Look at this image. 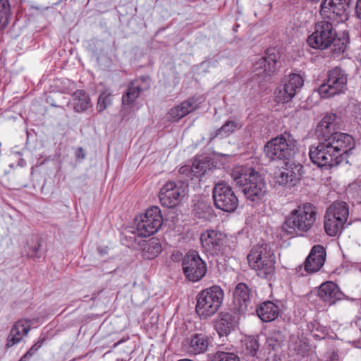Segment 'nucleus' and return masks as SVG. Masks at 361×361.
<instances>
[{
	"mask_svg": "<svg viewBox=\"0 0 361 361\" xmlns=\"http://www.w3.org/2000/svg\"><path fill=\"white\" fill-rule=\"evenodd\" d=\"M355 147L353 137L343 133H336L316 147H311L309 155L313 164L319 167L334 166L347 159L348 153Z\"/></svg>",
	"mask_w": 361,
	"mask_h": 361,
	"instance_id": "nucleus-1",
	"label": "nucleus"
},
{
	"mask_svg": "<svg viewBox=\"0 0 361 361\" xmlns=\"http://www.w3.org/2000/svg\"><path fill=\"white\" fill-rule=\"evenodd\" d=\"M307 43L311 47L321 50L334 45L336 53L344 52L346 49L345 43L337 38V32L333 24L326 20L315 24L314 32L307 38Z\"/></svg>",
	"mask_w": 361,
	"mask_h": 361,
	"instance_id": "nucleus-2",
	"label": "nucleus"
},
{
	"mask_svg": "<svg viewBox=\"0 0 361 361\" xmlns=\"http://www.w3.org/2000/svg\"><path fill=\"white\" fill-rule=\"evenodd\" d=\"M247 258L250 267L259 277L271 279L274 276L276 255L269 245L262 244L253 247Z\"/></svg>",
	"mask_w": 361,
	"mask_h": 361,
	"instance_id": "nucleus-3",
	"label": "nucleus"
},
{
	"mask_svg": "<svg viewBox=\"0 0 361 361\" xmlns=\"http://www.w3.org/2000/svg\"><path fill=\"white\" fill-rule=\"evenodd\" d=\"M317 212L311 204H304L292 210L286 216L282 229L290 235H299L309 231L316 220Z\"/></svg>",
	"mask_w": 361,
	"mask_h": 361,
	"instance_id": "nucleus-4",
	"label": "nucleus"
},
{
	"mask_svg": "<svg viewBox=\"0 0 361 361\" xmlns=\"http://www.w3.org/2000/svg\"><path fill=\"white\" fill-rule=\"evenodd\" d=\"M296 149V140L287 132L271 139L264 147L266 157L271 161L289 160L294 157Z\"/></svg>",
	"mask_w": 361,
	"mask_h": 361,
	"instance_id": "nucleus-5",
	"label": "nucleus"
},
{
	"mask_svg": "<svg viewBox=\"0 0 361 361\" xmlns=\"http://www.w3.org/2000/svg\"><path fill=\"white\" fill-rule=\"evenodd\" d=\"M224 293L218 286L202 290L197 295L196 312L202 319L213 316L219 309Z\"/></svg>",
	"mask_w": 361,
	"mask_h": 361,
	"instance_id": "nucleus-6",
	"label": "nucleus"
},
{
	"mask_svg": "<svg viewBox=\"0 0 361 361\" xmlns=\"http://www.w3.org/2000/svg\"><path fill=\"white\" fill-rule=\"evenodd\" d=\"M348 75L345 72L336 67L329 71L326 82L319 87V93L323 98H328L340 94L346 88Z\"/></svg>",
	"mask_w": 361,
	"mask_h": 361,
	"instance_id": "nucleus-7",
	"label": "nucleus"
},
{
	"mask_svg": "<svg viewBox=\"0 0 361 361\" xmlns=\"http://www.w3.org/2000/svg\"><path fill=\"white\" fill-rule=\"evenodd\" d=\"M213 199L216 208L226 212H234L238 200L232 188L224 182H219L213 189Z\"/></svg>",
	"mask_w": 361,
	"mask_h": 361,
	"instance_id": "nucleus-8",
	"label": "nucleus"
},
{
	"mask_svg": "<svg viewBox=\"0 0 361 361\" xmlns=\"http://www.w3.org/2000/svg\"><path fill=\"white\" fill-rule=\"evenodd\" d=\"M162 224L163 217L159 207H152L140 216V220L137 224V233L140 236H150L159 231Z\"/></svg>",
	"mask_w": 361,
	"mask_h": 361,
	"instance_id": "nucleus-9",
	"label": "nucleus"
},
{
	"mask_svg": "<svg viewBox=\"0 0 361 361\" xmlns=\"http://www.w3.org/2000/svg\"><path fill=\"white\" fill-rule=\"evenodd\" d=\"M186 187L183 183L168 181L159 191V201L162 206L173 208L178 205L186 194Z\"/></svg>",
	"mask_w": 361,
	"mask_h": 361,
	"instance_id": "nucleus-10",
	"label": "nucleus"
},
{
	"mask_svg": "<svg viewBox=\"0 0 361 361\" xmlns=\"http://www.w3.org/2000/svg\"><path fill=\"white\" fill-rule=\"evenodd\" d=\"M182 266L186 278L191 281H198L207 272L205 262L196 252L187 255L183 259Z\"/></svg>",
	"mask_w": 361,
	"mask_h": 361,
	"instance_id": "nucleus-11",
	"label": "nucleus"
},
{
	"mask_svg": "<svg viewBox=\"0 0 361 361\" xmlns=\"http://www.w3.org/2000/svg\"><path fill=\"white\" fill-rule=\"evenodd\" d=\"M279 59V54L276 50L268 49L265 56L254 63V70L257 72L256 75L262 80H267L276 72Z\"/></svg>",
	"mask_w": 361,
	"mask_h": 361,
	"instance_id": "nucleus-12",
	"label": "nucleus"
},
{
	"mask_svg": "<svg viewBox=\"0 0 361 361\" xmlns=\"http://www.w3.org/2000/svg\"><path fill=\"white\" fill-rule=\"evenodd\" d=\"M303 79L298 74H291L284 80V84L279 87L275 92L277 102H288L290 101L303 85Z\"/></svg>",
	"mask_w": 361,
	"mask_h": 361,
	"instance_id": "nucleus-13",
	"label": "nucleus"
},
{
	"mask_svg": "<svg viewBox=\"0 0 361 361\" xmlns=\"http://www.w3.org/2000/svg\"><path fill=\"white\" fill-rule=\"evenodd\" d=\"M302 169L303 166L300 164L286 162V167L275 174V183L288 187L295 185L302 176Z\"/></svg>",
	"mask_w": 361,
	"mask_h": 361,
	"instance_id": "nucleus-14",
	"label": "nucleus"
},
{
	"mask_svg": "<svg viewBox=\"0 0 361 361\" xmlns=\"http://www.w3.org/2000/svg\"><path fill=\"white\" fill-rule=\"evenodd\" d=\"M242 191L247 200L252 202H258L264 197L267 192V185L262 175L257 171L254 176H251Z\"/></svg>",
	"mask_w": 361,
	"mask_h": 361,
	"instance_id": "nucleus-15",
	"label": "nucleus"
},
{
	"mask_svg": "<svg viewBox=\"0 0 361 361\" xmlns=\"http://www.w3.org/2000/svg\"><path fill=\"white\" fill-rule=\"evenodd\" d=\"M209 338L202 334H195L182 342L183 350L189 355H196L205 353L209 347Z\"/></svg>",
	"mask_w": 361,
	"mask_h": 361,
	"instance_id": "nucleus-16",
	"label": "nucleus"
},
{
	"mask_svg": "<svg viewBox=\"0 0 361 361\" xmlns=\"http://www.w3.org/2000/svg\"><path fill=\"white\" fill-rule=\"evenodd\" d=\"M225 235L216 230H207L200 235V242L205 251L216 255L223 245Z\"/></svg>",
	"mask_w": 361,
	"mask_h": 361,
	"instance_id": "nucleus-17",
	"label": "nucleus"
},
{
	"mask_svg": "<svg viewBox=\"0 0 361 361\" xmlns=\"http://www.w3.org/2000/svg\"><path fill=\"white\" fill-rule=\"evenodd\" d=\"M252 293L250 288L245 283H239L233 291V304L240 313H243L252 308Z\"/></svg>",
	"mask_w": 361,
	"mask_h": 361,
	"instance_id": "nucleus-18",
	"label": "nucleus"
},
{
	"mask_svg": "<svg viewBox=\"0 0 361 361\" xmlns=\"http://www.w3.org/2000/svg\"><path fill=\"white\" fill-rule=\"evenodd\" d=\"M201 103L200 97H190L171 108L168 114L169 119L171 121H177L198 109Z\"/></svg>",
	"mask_w": 361,
	"mask_h": 361,
	"instance_id": "nucleus-19",
	"label": "nucleus"
},
{
	"mask_svg": "<svg viewBox=\"0 0 361 361\" xmlns=\"http://www.w3.org/2000/svg\"><path fill=\"white\" fill-rule=\"evenodd\" d=\"M326 252L323 246L314 245L305 262V270L308 273L317 272L323 267Z\"/></svg>",
	"mask_w": 361,
	"mask_h": 361,
	"instance_id": "nucleus-20",
	"label": "nucleus"
},
{
	"mask_svg": "<svg viewBox=\"0 0 361 361\" xmlns=\"http://www.w3.org/2000/svg\"><path fill=\"white\" fill-rule=\"evenodd\" d=\"M353 0H323L321 4V14L329 18L331 15L341 16Z\"/></svg>",
	"mask_w": 361,
	"mask_h": 361,
	"instance_id": "nucleus-21",
	"label": "nucleus"
},
{
	"mask_svg": "<svg viewBox=\"0 0 361 361\" xmlns=\"http://www.w3.org/2000/svg\"><path fill=\"white\" fill-rule=\"evenodd\" d=\"M318 295L324 302L334 304L336 300L341 298L342 293L336 283L326 281L319 286Z\"/></svg>",
	"mask_w": 361,
	"mask_h": 361,
	"instance_id": "nucleus-22",
	"label": "nucleus"
},
{
	"mask_svg": "<svg viewBox=\"0 0 361 361\" xmlns=\"http://www.w3.org/2000/svg\"><path fill=\"white\" fill-rule=\"evenodd\" d=\"M30 324L27 321H18L12 327L7 338L6 347L11 348L18 343L23 336H27L30 331Z\"/></svg>",
	"mask_w": 361,
	"mask_h": 361,
	"instance_id": "nucleus-23",
	"label": "nucleus"
},
{
	"mask_svg": "<svg viewBox=\"0 0 361 361\" xmlns=\"http://www.w3.org/2000/svg\"><path fill=\"white\" fill-rule=\"evenodd\" d=\"M257 171L252 167L246 166H237L234 167L231 171V176L240 188H243L244 185L249 182L251 176H254Z\"/></svg>",
	"mask_w": 361,
	"mask_h": 361,
	"instance_id": "nucleus-24",
	"label": "nucleus"
},
{
	"mask_svg": "<svg viewBox=\"0 0 361 361\" xmlns=\"http://www.w3.org/2000/svg\"><path fill=\"white\" fill-rule=\"evenodd\" d=\"M349 215L348 207L345 202H334L327 209L325 214L326 217L335 219L345 223Z\"/></svg>",
	"mask_w": 361,
	"mask_h": 361,
	"instance_id": "nucleus-25",
	"label": "nucleus"
},
{
	"mask_svg": "<svg viewBox=\"0 0 361 361\" xmlns=\"http://www.w3.org/2000/svg\"><path fill=\"white\" fill-rule=\"evenodd\" d=\"M279 312V307L270 301L262 303L257 309L258 317L264 322H269L274 320L278 317Z\"/></svg>",
	"mask_w": 361,
	"mask_h": 361,
	"instance_id": "nucleus-26",
	"label": "nucleus"
},
{
	"mask_svg": "<svg viewBox=\"0 0 361 361\" xmlns=\"http://www.w3.org/2000/svg\"><path fill=\"white\" fill-rule=\"evenodd\" d=\"M336 118V114L332 113L326 114L318 124L317 132L319 135H322L324 139L336 133L334 132L336 129V125L334 124Z\"/></svg>",
	"mask_w": 361,
	"mask_h": 361,
	"instance_id": "nucleus-27",
	"label": "nucleus"
},
{
	"mask_svg": "<svg viewBox=\"0 0 361 361\" xmlns=\"http://www.w3.org/2000/svg\"><path fill=\"white\" fill-rule=\"evenodd\" d=\"M233 326V321L231 315L229 314H223L219 319L216 322L215 328L219 336H227Z\"/></svg>",
	"mask_w": 361,
	"mask_h": 361,
	"instance_id": "nucleus-28",
	"label": "nucleus"
},
{
	"mask_svg": "<svg viewBox=\"0 0 361 361\" xmlns=\"http://www.w3.org/2000/svg\"><path fill=\"white\" fill-rule=\"evenodd\" d=\"M141 91L140 84L137 81L131 82L122 97L123 104L129 105L138 98Z\"/></svg>",
	"mask_w": 361,
	"mask_h": 361,
	"instance_id": "nucleus-29",
	"label": "nucleus"
},
{
	"mask_svg": "<svg viewBox=\"0 0 361 361\" xmlns=\"http://www.w3.org/2000/svg\"><path fill=\"white\" fill-rule=\"evenodd\" d=\"M345 223L341 221H336L335 219L324 216V229L327 235L335 236L343 228Z\"/></svg>",
	"mask_w": 361,
	"mask_h": 361,
	"instance_id": "nucleus-30",
	"label": "nucleus"
},
{
	"mask_svg": "<svg viewBox=\"0 0 361 361\" xmlns=\"http://www.w3.org/2000/svg\"><path fill=\"white\" fill-rule=\"evenodd\" d=\"M73 102L75 110L80 112L88 108L90 98L82 90H77L73 94Z\"/></svg>",
	"mask_w": 361,
	"mask_h": 361,
	"instance_id": "nucleus-31",
	"label": "nucleus"
},
{
	"mask_svg": "<svg viewBox=\"0 0 361 361\" xmlns=\"http://www.w3.org/2000/svg\"><path fill=\"white\" fill-rule=\"evenodd\" d=\"M10 17L11 6L8 0H0V30L8 25Z\"/></svg>",
	"mask_w": 361,
	"mask_h": 361,
	"instance_id": "nucleus-32",
	"label": "nucleus"
},
{
	"mask_svg": "<svg viewBox=\"0 0 361 361\" xmlns=\"http://www.w3.org/2000/svg\"><path fill=\"white\" fill-rule=\"evenodd\" d=\"M242 124L238 121H227L216 132V136L227 137L230 134L235 132V130L240 129Z\"/></svg>",
	"mask_w": 361,
	"mask_h": 361,
	"instance_id": "nucleus-33",
	"label": "nucleus"
},
{
	"mask_svg": "<svg viewBox=\"0 0 361 361\" xmlns=\"http://www.w3.org/2000/svg\"><path fill=\"white\" fill-rule=\"evenodd\" d=\"M161 252V245L157 241L150 242L144 248V256L147 259H154Z\"/></svg>",
	"mask_w": 361,
	"mask_h": 361,
	"instance_id": "nucleus-34",
	"label": "nucleus"
},
{
	"mask_svg": "<svg viewBox=\"0 0 361 361\" xmlns=\"http://www.w3.org/2000/svg\"><path fill=\"white\" fill-rule=\"evenodd\" d=\"M259 349L258 341L255 338H247L244 341L243 350L245 353L252 356L256 355Z\"/></svg>",
	"mask_w": 361,
	"mask_h": 361,
	"instance_id": "nucleus-35",
	"label": "nucleus"
},
{
	"mask_svg": "<svg viewBox=\"0 0 361 361\" xmlns=\"http://www.w3.org/2000/svg\"><path fill=\"white\" fill-rule=\"evenodd\" d=\"M111 104V94L108 91H104L99 95L97 101V109L101 112Z\"/></svg>",
	"mask_w": 361,
	"mask_h": 361,
	"instance_id": "nucleus-36",
	"label": "nucleus"
},
{
	"mask_svg": "<svg viewBox=\"0 0 361 361\" xmlns=\"http://www.w3.org/2000/svg\"><path fill=\"white\" fill-rule=\"evenodd\" d=\"M211 361H239V358L233 353L218 350L212 355Z\"/></svg>",
	"mask_w": 361,
	"mask_h": 361,
	"instance_id": "nucleus-37",
	"label": "nucleus"
},
{
	"mask_svg": "<svg viewBox=\"0 0 361 361\" xmlns=\"http://www.w3.org/2000/svg\"><path fill=\"white\" fill-rule=\"evenodd\" d=\"M283 342V336L280 331H274L270 334L267 343L273 350L279 347Z\"/></svg>",
	"mask_w": 361,
	"mask_h": 361,
	"instance_id": "nucleus-38",
	"label": "nucleus"
},
{
	"mask_svg": "<svg viewBox=\"0 0 361 361\" xmlns=\"http://www.w3.org/2000/svg\"><path fill=\"white\" fill-rule=\"evenodd\" d=\"M42 346V343H35L20 360L19 361H27L33 354Z\"/></svg>",
	"mask_w": 361,
	"mask_h": 361,
	"instance_id": "nucleus-39",
	"label": "nucleus"
},
{
	"mask_svg": "<svg viewBox=\"0 0 361 361\" xmlns=\"http://www.w3.org/2000/svg\"><path fill=\"white\" fill-rule=\"evenodd\" d=\"M42 346V343H35L20 360L19 361H27L33 354Z\"/></svg>",
	"mask_w": 361,
	"mask_h": 361,
	"instance_id": "nucleus-40",
	"label": "nucleus"
},
{
	"mask_svg": "<svg viewBox=\"0 0 361 361\" xmlns=\"http://www.w3.org/2000/svg\"><path fill=\"white\" fill-rule=\"evenodd\" d=\"M75 157L77 159H84L85 153L82 147H78L75 151Z\"/></svg>",
	"mask_w": 361,
	"mask_h": 361,
	"instance_id": "nucleus-41",
	"label": "nucleus"
},
{
	"mask_svg": "<svg viewBox=\"0 0 361 361\" xmlns=\"http://www.w3.org/2000/svg\"><path fill=\"white\" fill-rule=\"evenodd\" d=\"M355 11L358 18L361 19V0L357 1Z\"/></svg>",
	"mask_w": 361,
	"mask_h": 361,
	"instance_id": "nucleus-42",
	"label": "nucleus"
},
{
	"mask_svg": "<svg viewBox=\"0 0 361 361\" xmlns=\"http://www.w3.org/2000/svg\"><path fill=\"white\" fill-rule=\"evenodd\" d=\"M180 173H185L190 171V167L188 166H183L180 169Z\"/></svg>",
	"mask_w": 361,
	"mask_h": 361,
	"instance_id": "nucleus-43",
	"label": "nucleus"
},
{
	"mask_svg": "<svg viewBox=\"0 0 361 361\" xmlns=\"http://www.w3.org/2000/svg\"><path fill=\"white\" fill-rule=\"evenodd\" d=\"M197 166H198V165H197V164L196 165V164H195V163H194V164H192V167H194V168H197Z\"/></svg>",
	"mask_w": 361,
	"mask_h": 361,
	"instance_id": "nucleus-44",
	"label": "nucleus"
}]
</instances>
